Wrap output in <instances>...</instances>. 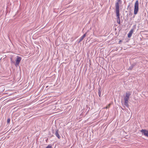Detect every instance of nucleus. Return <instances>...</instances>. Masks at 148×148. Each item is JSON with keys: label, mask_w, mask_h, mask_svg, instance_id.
Returning a JSON list of instances; mask_svg holds the SVG:
<instances>
[{"label": "nucleus", "mask_w": 148, "mask_h": 148, "mask_svg": "<svg viewBox=\"0 0 148 148\" xmlns=\"http://www.w3.org/2000/svg\"><path fill=\"white\" fill-rule=\"evenodd\" d=\"M130 95L131 94L130 92H126L125 96L124 97V99L125 101L124 105L127 107H128L129 106L128 105V100Z\"/></svg>", "instance_id": "1"}, {"label": "nucleus", "mask_w": 148, "mask_h": 148, "mask_svg": "<svg viewBox=\"0 0 148 148\" xmlns=\"http://www.w3.org/2000/svg\"><path fill=\"white\" fill-rule=\"evenodd\" d=\"M138 11V0H137L134 5V14L136 15V14Z\"/></svg>", "instance_id": "2"}, {"label": "nucleus", "mask_w": 148, "mask_h": 148, "mask_svg": "<svg viewBox=\"0 0 148 148\" xmlns=\"http://www.w3.org/2000/svg\"><path fill=\"white\" fill-rule=\"evenodd\" d=\"M21 60V57H20L18 56H17L16 58V62H15V65L17 67V66H18L19 65V64Z\"/></svg>", "instance_id": "3"}, {"label": "nucleus", "mask_w": 148, "mask_h": 148, "mask_svg": "<svg viewBox=\"0 0 148 148\" xmlns=\"http://www.w3.org/2000/svg\"><path fill=\"white\" fill-rule=\"evenodd\" d=\"M121 1H116V2L115 4V9H119V4H121Z\"/></svg>", "instance_id": "4"}, {"label": "nucleus", "mask_w": 148, "mask_h": 148, "mask_svg": "<svg viewBox=\"0 0 148 148\" xmlns=\"http://www.w3.org/2000/svg\"><path fill=\"white\" fill-rule=\"evenodd\" d=\"M140 132L142 133L144 135L148 137V131L142 129L140 130Z\"/></svg>", "instance_id": "5"}, {"label": "nucleus", "mask_w": 148, "mask_h": 148, "mask_svg": "<svg viewBox=\"0 0 148 148\" xmlns=\"http://www.w3.org/2000/svg\"><path fill=\"white\" fill-rule=\"evenodd\" d=\"M55 132H56L55 133V135L58 139H60L61 137L60 136L59 134L58 133V129H56L55 130Z\"/></svg>", "instance_id": "6"}, {"label": "nucleus", "mask_w": 148, "mask_h": 148, "mask_svg": "<svg viewBox=\"0 0 148 148\" xmlns=\"http://www.w3.org/2000/svg\"><path fill=\"white\" fill-rule=\"evenodd\" d=\"M134 32V29H132L129 33L128 34V38H130L131 37L132 34Z\"/></svg>", "instance_id": "7"}, {"label": "nucleus", "mask_w": 148, "mask_h": 148, "mask_svg": "<svg viewBox=\"0 0 148 148\" xmlns=\"http://www.w3.org/2000/svg\"><path fill=\"white\" fill-rule=\"evenodd\" d=\"M86 32L80 38V41H81L83 40L84 38L86 36Z\"/></svg>", "instance_id": "8"}, {"label": "nucleus", "mask_w": 148, "mask_h": 148, "mask_svg": "<svg viewBox=\"0 0 148 148\" xmlns=\"http://www.w3.org/2000/svg\"><path fill=\"white\" fill-rule=\"evenodd\" d=\"M116 16H120L119 9H115Z\"/></svg>", "instance_id": "9"}, {"label": "nucleus", "mask_w": 148, "mask_h": 148, "mask_svg": "<svg viewBox=\"0 0 148 148\" xmlns=\"http://www.w3.org/2000/svg\"><path fill=\"white\" fill-rule=\"evenodd\" d=\"M135 63H134L133 64H132V65H131L129 67V69H130V70H132V68H133V67H134V66H135Z\"/></svg>", "instance_id": "10"}, {"label": "nucleus", "mask_w": 148, "mask_h": 148, "mask_svg": "<svg viewBox=\"0 0 148 148\" xmlns=\"http://www.w3.org/2000/svg\"><path fill=\"white\" fill-rule=\"evenodd\" d=\"M45 148H52V145H49Z\"/></svg>", "instance_id": "11"}, {"label": "nucleus", "mask_w": 148, "mask_h": 148, "mask_svg": "<svg viewBox=\"0 0 148 148\" xmlns=\"http://www.w3.org/2000/svg\"><path fill=\"white\" fill-rule=\"evenodd\" d=\"M10 121V118H8V119L7 120V124H9Z\"/></svg>", "instance_id": "12"}, {"label": "nucleus", "mask_w": 148, "mask_h": 148, "mask_svg": "<svg viewBox=\"0 0 148 148\" xmlns=\"http://www.w3.org/2000/svg\"><path fill=\"white\" fill-rule=\"evenodd\" d=\"M99 95V97H101V91H100V90H99V92H98Z\"/></svg>", "instance_id": "13"}, {"label": "nucleus", "mask_w": 148, "mask_h": 148, "mask_svg": "<svg viewBox=\"0 0 148 148\" xmlns=\"http://www.w3.org/2000/svg\"><path fill=\"white\" fill-rule=\"evenodd\" d=\"M120 20V16H116V21Z\"/></svg>", "instance_id": "14"}, {"label": "nucleus", "mask_w": 148, "mask_h": 148, "mask_svg": "<svg viewBox=\"0 0 148 148\" xmlns=\"http://www.w3.org/2000/svg\"><path fill=\"white\" fill-rule=\"evenodd\" d=\"M10 60H11V62L12 63H15V62L14 61H13L12 60V58H11L10 59Z\"/></svg>", "instance_id": "15"}, {"label": "nucleus", "mask_w": 148, "mask_h": 148, "mask_svg": "<svg viewBox=\"0 0 148 148\" xmlns=\"http://www.w3.org/2000/svg\"><path fill=\"white\" fill-rule=\"evenodd\" d=\"M90 129H91V132L92 133V128L91 126L90 127Z\"/></svg>", "instance_id": "16"}, {"label": "nucleus", "mask_w": 148, "mask_h": 148, "mask_svg": "<svg viewBox=\"0 0 148 148\" xmlns=\"http://www.w3.org/2000/svg\"><path fill=\"white\" fill-rule=\"evenodd\" d=\"M117 23L118 24H120V20H119L118 21H117Z\"/></svg>", "instance_id": "17"}, {"label": "nucleus", "mask_w": 148, "mask_h": 148, "mask_svg": "<svg viewBox=\"0 0 148 148\" xmlns=\"http://www.w3.org/2000/svg\"><path fill=\"white\" fill-rule=\"evenodd\" d=\"M54 131H55L54 130L52 129V132L53 134V133L54 132Z\"/></svg>", "instance_id": "18"}, {"label": "nucleus", "mask_w": 148, "mask_h": 148, "mask_svg": "<svg viewBox=\"0 0 148 148\" xmlns=\"http://www.w3.org/2000/svg\"><path fill=\"white\" fill-rule=\"evenodd\" d=\"M108 108V106H106V107L105 108L107 109V108Z\"/></svg>", "instance_id": "19"}, {"label": "nucleus", "mask_w": 148, "mask_h": 148, "mask_svg": "<svg viewBox=\"0 0 148 148\" xmlns=\"http://www.w3.org/2000/svg\"><path fill=\"white\" fill-rule=\"evenodd\" d=\"M81 41H80V39L79 40V41L78 42V43H79Z\"/></svg>", "instance_id": "20"}, {"label": "nucleus", "mask_w": 148, "mask_h": 148, "mask_svg": "<svg viewBox=\"0 0 148 148\" xmlns=\"http://www.w3.org/2000/svg\"><path fill=\"white\" fill-rule=\"evenodd\" d=\"M90 62V64H91V62L90 61V60H89V63Z\"/></svg>", "instance_id": "21"}, {"label": "nucleus", "mask_w": 148, "mask_h": 148, "mask_svg": "<svg viewBox=\"0 0 148 148\" xmlns=\"http://www.w3.org/2000/svg\"><path fill=\"white\" fill-rule=\"evenodd\" d=\"M136 26V25H134V27H135V26Z\"/></svg>", "instance_id": "22"}, {"label": "nucleus", "mask_w": 148, "mask_h": 148, "mask_svg": "<svg viewBox=\"0 0 148 148\" xmlns=\"http://www.w3.org/2000/svg\"><path fill=\"white\" fill-rule=\"evenodd\" d=\"M121 40H120L119 41V42H121Z\"/></svg>", "instance_id": "23"}, {"label": "nucleus", "mask_w": 148, "mask_h": 148, "mask_svg": "<svg viewBox=\"0 0 148 148\" xmlns=\"http://www.w3.org/2000/svg\"><path fill=\"white\" fill-rule=\"evenodd\" d=\"M117 1H121V0H117Z\"/></svg>", "instance_id": "24"}]
</instances>
